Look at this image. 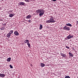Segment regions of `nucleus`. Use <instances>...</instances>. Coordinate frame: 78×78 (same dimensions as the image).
<instances>
[{
	"label": "nucleus",
	"instance_id": "f257e3e1",
	"mask_svg": "<svg viewBox=\"0 0 78 78\" xmlns=\"http://www.w3.org/2000/svg\"><path fill=\"white\" fill-rule=\"evenodd\" d=\"M36 12L37 13H39V15L40 16H43L45 13V11L43 9H38L36 10Z\"/></svg>",
	"mask_w": 78,
	"mask_h": 78
},
{
	"label": "nucleus",
	"instance_id": "f03ea898",
	"mask_svg": "<svg viewBox=\"0 0 78 78\" xmlns=\"http://www.w3.org/2000/svg\"><path fill=\"white\" fill-rule=\"evenodd\" d=\"M55 20L53 18H51L50 19V20H48L46 21V23H54L55 22Z\"/></svg>",
	"mask_w": 78,
	"mask_h": 78
},
{
	"label": "nucleus",
	"instance_id": "7ed1b4c3",
	"mask_svg": "<svg viewBox=\"0 0 78 78\" xmlns=\"http://www.w3.org/2000/svg\"><path fill=\"white\" fill-rule=\"evenodd\" d=\"M63 30H67V31H69V30H70V27L66 26H65L63 27Z\"/></svg>",
	"mask_w": 78,
	"mask_h": 78
},
{
	"label": "nucleus",
	"instance_id": "20e7f679",
	"mask_svg": "<svg viewBox=\"0 0 78 78\" xmlns=\"http://www.w3.org/2000/svg\"><path fill=\"white\" fill-rule=\"evenodd\" d=\"M73 37V35H71L69 34L66 37V40H67L68 39H71V38H72Z\"/></svg>",
	"mask_w": 78,
	"mask_h": 78
},
{
	"label": "nucleus",
	"instance_id": "39448f33",
	"mask_svg": "<svg viewBox=\"0 0 78 78\" xmlns=\"http://www.w3.org/2000/svg\"><path fill=\"white\" fill-rule=\"evenodd\" d=\"M14 34L15 36H17L19 35V33L18 31H16L14 32Z\"/></svg>",
	"mask_w": 78,
	"mask_h": 78
},
{
	"label": "nucleus",
	"instance_id": "423d86ee",
	"mask_svg": "<svg viewBox=\"0 0 78 78\" xmlns=\"http://www.w3.org/2000/svg\"><path fill=\"white\" fill-rule=\"evenodd\" d=\"M5 76V74H0V77H2V78H4Z\"/></svg>",
	"mask_w": 78,
	"mask_h": 78
},
{
	"label": "nucleus",
	"instance_id": "0eeeda50",
	"mask_svg": "<svg viewBox=\"0 0 78 78\" xmlns=\"http://www.w3.org/2000/svg\"><path fill=\"white\" fill-rule=\"evenodd\" d=\"M25 3L23 2H20L19 3L20 5H22V6H23L25 5Z\"/></svg>",
	"mask_w": 78,
	"mask_h": 78
},
{
	"label": "nucleus",
	"instance_id": "6e6552de",
	"mask_svg": "<svg viewBox=\"0 0 78 78\" xmlns=\"http://www.w3.org/2000/svg\"><path fill=\"white\" fill-rule=\"evenodd\" d=\"M60 55L61 56L63 57L64 58L66 57V55L65 54H63V53H61Z\"/></svg>",
	"mask_w": 78,
	"mask_h": 78
},
{
	"label": "nucleus",
	"instance_id": "1a4fd4ad",
	"mask_svg": "<svg viewBox=\"0 0 78 78\" xmlns=\"http://www.w3.org/2000/svg\"><path fill=\"white\" fill-rule=\"evenodd\" d=\"M11 34H9V33L7 35V37L8 38H9V37H11Z\"/></svg>",
	"mask_w": 78,
	"mask_h": 78
},
{
	"label": "nucleus",
	"instance_id": "9d476101",
	"mask_svg": "<svg viewBox=\"0 0 78 78\" xmlns=\"http://www.w3.org/2000/svg\"><path fill=\"white\" fill-rule=\"evenodd\" d=\"M24 43L25 44H28L30 42L29 41V40H26L24 42Z\"/></svg>",
	"mask_w": 78,
	"mask_h": 78
},
{
	"label": "nucleus",
	"instance_id": "9b49d317",
	"mask_svg": "<svg viewBox=\"0 0 78 78\" xmlns=\"http://www.w3.org/2000/svg\"><path fill=\"white\" fill-rule=\"evenodd\" d=\"M30 17H31V16L30 15H29L26 17V18L27 19H30Z\"/></svg>",
	"mask_w": 78,
	"mask_h": 78
},
{
	"label": "nucleus",
	"instance_id": "f8f14e48",
	"mask_svg": "<svg viewBox=\"0 0 78 78\" xmlns=\"http://www.w3.org/2000/svg\"><path fill=\"white\" fill-rule=\"evenodd\" d=\"M66 26H68V27H72V24H71L70 23H68L67 24H66Z\"/></svg>",
	"mask_w": 78,
	"mask_h": 78
},
{
	"label": "nucleus",
	"instance_id": "ddd939ff",
	"mask_svg": "<svg viewBox=\"0 0 78 78\" xmlns=\"http://www.w3.org/2000/svg\"><path fill=\"white\" fill-rule=\"evenodd\" d=\"M69 56H70V57H73V55L72 53L70 52H69Z\"/></svg>",
	"mask_w": 78,
	"mask_h": 78
},
{
	"label": "nucleus",
	"instance_id": "4468645a",
	"mask_svg": "<svg viewBox=\"0 0 78 78\" xmlns=\"http://www.w3.org/2000/svg\"><path fill=\"white\" fill-rule=\"evenodd\" d=\"M14 16V14H12L11 13L9 15V17H13Z\"/></svg>",
	"mask_w": 78,
	"mask_h": 78
},
{
	"label": "nucleus",
	"instance_id": "2eb2a0df",
	"mask_svg": "<svg viewBox=\"0 0 78 78\" xmlns=\"http://www.w3.org/2000/svg\"><path fill=\"white\" fill-rule=\"evenodd\" d=\"M13 31H13V30H11L9 33L11 35L12 34V33H13Z\"/></svg>",
	"mask_w": 78,
	"mask_h": 78
},
{
	"label": "nucleus",
	"instance_id": "dca6fc26",
	"mask_svg": "<svg viewBox=\"0 0 78 78\" xmlns=\"http://www.w3.org/2000/svg\"><path fill=\"white\" fill-rule=\"evenodd\" d=\"M41 66L42 67H44V66H45V64L43 63H41Z\"/></svg>",
	"mask_w": 78,
	"mask_h": 78
},
{
	"label": "nucleus",
	"instance_id": "f3484780",
	"mask_svg": "<svg viewBox=\"0 0 78 78\" xmlns=\"http://www.w3.org/2000/svg\"><path fill=\"white\" fill-rule=\"evenodd\" d=\"M11 58H8L7 59V62H9L10 61H11Z\"/></svg>",
	"mask_w": 78,
	"mask_h": 78
},
{
	"label": "nucleus",
	"instance_id": "a211bd4d",
	"mask_svg": "<svg viewBox=\"0 0 78 78\" xmlns=\"http://www.w3.org/2000/svg\"><path fill=\"white\" fill-rule=\"evenodd\" d=\"M27 45H28V47L29 48H31V45H30V44L29 43H28L27 44Z\"/></svg>",
	"mask_w": 78,
	"mask_h": 78
},
{
	"label": "nucleus",
	"instance_id": "6ab92c4d",
	"mask_svg": "<svg viewBox=\"0 0 78 78\" xmlns=\"http://www.w3.org/2000/svg\"><path fill=\"white\" fill-rule=\"evenodd\" d=\"M42 28V25L40 24V27H39L40 30H41Z\"/></svg>",
	"mask_w": 78,
	"mask_h": 78
},
{
	"label": "nucleus",
	"instance_id": "aec40b11",
	"mask_svg": "<svg viewBox=\"0 0 78 78\" xmlns=\"http://www.w3.org/2000/svg\"><path fill=\"white\" fill-rule=\"evenodd\" d=\"M5 27H2V28H0V30H5Z\"/></svg>",
	"mask_w": 78,
	"mask_h": 78
},
{
	"label": "nucleus",
	"instance_id": "412c9836",
	"mask_svg": "<svg viewBox=\"0 0 78 78\" xmlns=\"http://www.w3.org/2000/svg\"><path fill=\"white\" fill-rule=\"evenodd\" d=\"M65 78H70V77L69 76H65Z\"/></svg>",
	"mask_w": 78,
	"mask_h": 78
},
{
	"label": "nucleus",
	"instance_id": "4be33fe9",
	"mask_svg": "<svg viewBox=\"0 0 78 78\" xmlns=\"http://www.w3.org/2000/svg\"><path fill=\"white\" fill-rule=\"evenodd\" d=\"M49 17L50 18V19H53V16H50Z\"/></svg>",
	"mask_w": 78,
	"mask_h": 78
},
{
	"label": "nucleus",
	"instance_id": "5701e85b",
	"mask_svg": "<svg viewBox=\"0 0 78 78\" xmlns=\"http://www.w3.org/2000/svg\"><path fill=\"white\" fill-rule=\"evenodd\" d=\"M10 67L11 68V69H12V68H13V67L11 65H10Z\"/></svg>",
	"mask_w": 78,
	"mask_h": 78
},
{
	"label": "nucleus",
	"instance_id": "b1692460",
	"mask_svg": "<svg viewBox=\"0 0 78 78\" xmlns=\"http://www.w3.org/2000/svg\"><path fill=\"white\" fill-rule=\"evenodd\" d=\"M25 2H30L29 0H24Z\"/></svg>",
	"mask_w": 78,
	"mask_h": 78
},
{
	"label": "nucleus",
	"instance_id": "393cba45",
	"mask_svg": "<svg viewBox=\"0 0 78 78\" xmlns=\"http://www.w3.org/2000/svg\"><path fill=\"white\" fill-rule=\"evenodd\" d=\"M66 48H67L68 49H69L70 48L67 46H66Z\"/></svg>",
	"mask_w": 78,
	"mask_h": 78
},
{
	"label": "nucleus",
	"instance_id": "a878e982",
	"mask_svg": "<svg viewBox=\"0 0 78 78\" xmlns=\"http://www.w3.org/2000/svg\"><path fill=\"white\" fill-rule=\"evenodd\" d=\"M28 22L29 23H30V22H31V20H29L28 21Z\"/></svg>",
	"mask_w": 78,
	"mask_h": 78
},
{
	"label": "nucleus",
	"instance_id": "bb28decb",
	"mask_svg": "<svg viewBox=\"0 0 78 78\" xmlns=\"http://www.w3.org/2000/svg\"><path fill=\"white\" fill-rule=\"evenodd\" d=\"M52 1H53V2H56V0H52Z\"/></svg>",
	"mask_w": 78,
	"mask_h": 78
},
{
	"label": "nucleus",
	"instance_id": "cd10ccee",
	"mask_svg": "<svg viewBox=\"0 0 78 78\" xmlns=\"http://www.w3.org/2000/svg\"><path fill=\"white\" fill-rule=\"evenodd\" d=\"M76 24H78V21H76Z\"/></svg>",
	"mask_w": 78,
	"mask_h": 78
},
{
	"label": "nucleus",
	"instance_id": "c85d7f7f",
	"mask_svg": "<svg viewBox=\"0 0 78 78\" xmlns=\"http://www.w3.org/2000/svg\"><path fill=\"white\" fill-rule=\"evenodd\" d=\"M10 12H12L13 11V10H11L10 11Z\"/></svg>",
	"mask_w": 78,
	"mask_h": 78
},
{
	"label": "nucleus",
	"instance_id": "c756f323",
	"mask_svg": "<svg viewBox=\"0 0 78 78\" xmlns=\"http://www.w3.org/2000/svg\"><path fill=\"white\" fill-rule=\"evenodd\" d=\"M1 8V7H0V9Z\"/></svg>",
	"mask_w": 78,
	"mask_h": 78
},
{
	"label": "nucleus",
	"instance_id": "7c9ffc66",
	"mask_svg": "<svg viewBox=\"0 0 78 78\" xmlns=\"http://www.w3.org/2000/svg\"><path fill=\"white\" fill-rule=\"evenodd\" d=\"M77 78H78V77H77Z\"/></svg>",
	"mask_w": 78,
	"mask_h": 78
}]
</instances>
